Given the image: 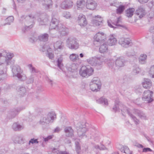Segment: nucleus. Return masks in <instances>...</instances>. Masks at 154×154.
<instances>
[{"label": "nucleus", "mask_w": 154, "mask_h": 154, "mask_svg": "<svg viewBox=\"0 0 154 154\" xmlns=\"http://www.w3.org/2000/svg\"><path fill=\"white\" fill-rule=\"evenodd\" d=\"M112 109L113 111L116 112H119L121 110L122 112V114L124 115L123 112H127V114L131 117L136 125L138 124L139 123V121L131 113L129 110L126 106H124L122 103H120L119 100H116L115 101V105Z\"/></svg>", "instance_id": "f257e3e1"}, {"label": "nucleus", "mask_w": 154, "mask_h": 154, "mask_svg": "<svg viewBox=\"0 0 154 154\" xmlns=\"http://www.w3.org/2000/svg\"><path fill=\"white\" fill-rule=\"evenodd\" d=\"M56 119V115L55 113L53 112H50L47 115L42 117L39 123L42 125H45L50 123H53Z\"/></svg>", "instance_id": "f03ea898"}, {"label": "nucleus", "mask_w": 154, "mask_h": 154, "mask_svg": "<svg viewBox=\"0 0 154 154\" xmlns=\"http://www.w3.org/2000/svg\"><path fill=\"white\" fill-rule=\"evenodd\" d=\"M11 67L13 76L17 77L22 81H25L26 79V77L25 74L22 75L23 71L18 65H11Z\"/></svg>", "instance_id": "7ed1b4c3"}, {"label": "nucleus", "mask_w": 154, "mask_h": 154, "mask_svg": "<svg viewBox=\"0 0 154 154\" xmlns=\"http://www.w3.org/2000/svg\"><path fill=\"white\" fill-rule=\"evenodd\" d=\"M67 46L71 49H77L79 47V44L77 39L72 36H69L66 40Z\"/></svg>", "instance_id": "20e7f679"}, {"label": "nucleus", "mask_w": 154, "mask_h": 154, "mask_svg": "<svg viewBox=\"0 0 154 154\" xmlns=\"http://www.w3.org/2000/svg\"><path fill=\"white\" fill-rule=\"evenodd\" d=\"M94 69L89 66H82L80 69L79 74L83 77L88 78L93 75Z\"/></svg>", "instance_id": "39448f33"}, {"label": "nucleus", "mask_w": 154, "mask_h": 154, "mask_svg": "<svg viewBox=\"0 0 154 154\" xmlns=\"http://www.w3.org/2000/svg\"><path fill=\"white\" fill-rule=\"evenodd\" d=\"M35 17L34 16L30 14L26 17L24 16H22L20 18V21L25 20L24 23L25 28L26 29L28 28H31L33 27V24L34 20Z\"/></svg>", "instance_id": "423d86ee"}, {"label": "nucleus", "mask_w": 154, "mask_h": 154, "mask_svg": "<svg viewBox=\"0 0 154 154\" xmlns=\"http://www.w3.org/2000/svg\"><path fill=\"white\" fill-rule=\"evenodd\" d=\"M101 84L99 79L97 77H94L91 80L90 86L91 89L95 92L99 91L101 88Z\"/></svg>", "instance_id": "0eeeda50"}, {"label": "nucleus", "mask_w": 154, "mask_h": 154, "mask_svg": "<svg viewBox=\"0 0 154 154\" xmlns=\"http://www.w3.org/2000/svg\"><path fill=\"white\" fill-rule=\"evenodd\" d=\"M87 60L91 65L96 66L101 65L104 61V60L102 57H94L89 58Z\"/></svg>", "instance_id": "6e6552de"}, {"label": "nucleus", "mask_w": 154, "mask_h": 154, "mask_svg": "<svg viewBox=\"0 0 154 154\" xmlns=\"http://www.w3.org/2000/svg\"><path fill=\"white\" fill-rule=\"evenodd\" d=\"M78 135L81 138L85 136L87 131L86 125L84 123H79L76 127Z\"/></svg>", "instance_id": "1a4fd4ad"}, {"label": "nucleus", "mask_w": 154, "mask_h": 154, "mask_svg": "<svg viewBox=\"0 0 154 154\" xmlns=\"http://www.w3.org/2000/svg\"><path fill=\"white\" fill-rule=\"evenodd\" d=\"M154 94L149 90L145 91L144 92L143 97V100L147 103H150L153 100Z\"/></svg>", "instance_id": "9d476101"}, {"label": "nucleus", "mask_w": 154, "mask_h": 154, "mask_svg": "<svg viewBox=\"0 0 154 154\" xmlns=\"http://www.w3.org/2000/svg\"><path fill=\"white\" fill-rule=\"evenodd\" d=\"M119 43L122 46L125 48H128L132 45L131 40L128 38H120L119 40Z\"/></svg>", "instance_id": "9b49d317"}, {"label": "nucleus", "mask_w": 154, "mask_h": 154, "mask_svg": "<svg viewBox=\"0 0 154 154\" xmlns=\"http://www.w3.org/2000/svg\"><path fill=\"white\" fill-rule=\"evenodd\" d=\"M57 28L56 29L58 31L60 35L63 36L68 34L69 33V29L61 24H60Z\"/></svg>", "instance_id": "f8f14e48"}, {"label": "nucleus", "mask_w": 154, "mask_h": 154, "mask_svg": "<svg viewBox=\"0 0 154 154\" xmlns=\"http://www.w3.org/2000/svg\"><path fill=\"white\" fill-rule=\"evenodd\" d=\"M24 109V107H20L12 110L8 116V118L11 119L14 118L21 110Z\"/></svg>", "instance_id": "ddd939ff"}, {"label": "nucleus", "mask_w": 154, "mask_h": 154, "mask_svg": "<svg viewBox=\"0 0 154 154\" xmlns=\"http://www.w3.org/2000/svg\"><path fill=\"white\" fill-rule=\"evenodd\" d=\"M73 2L71 0H65L60 5V7L64 9H68L71 8L73 6Z\"/></svg>", "instance_id": "4468645a"}, {"label": "nucleus", "mask_w": 154, "mask_h": 154, "mask_svg": "<svg viewBox=\"0 0 154 154\" xmlns=\"http://www.w3.org/2000/svg\"><path fill=\"white\" fill-rule=\"evenodd\" d=\"M94 38L95 41L100 42L106 39V35L103 32H99L94 36Z\"/></svg>", "instance_id": "2eb2a0df"}, {"label": "nucleus", "mask_w": 154, "mask_h": 154, "mask_svg": "<svg viewBox=\"0 0 154 154\" xmlns=\"http://www.w3.org/2000/svg\"><path fill=\"white\" fill-rule=\"evenodd\" d=\"M59 23V20L58 19L54 17H52L49 29H56L58 28L57 27L59 26V25L60 24Z\"/></svg>", "instance_id": "dca6fc26"}, {"label": "nucleus", "mask_w": 154, "mask_h": 154, "mask_svg": "<svg viewBox=\"0 0 154 154\" xmlns=\"http://www.w3.org/2000/svg\"><path fill=\"white\" fill-rule=\"evenodd\" d=\"M13 54L10 53H7L6 52V63L7 65L14 64L15 60H11L12 58L14 57Z\"/></svg>", "instance_id": "f3484780"}, {"label": "nucleus", "mask_w": 154, "mask_h": 154, "mask_svg": "<svg viewBox=\"0 0 154 154\" xmlns=\"http://www.w3.org/2000/svg\"><path fill=\"white\" fill-rule=\"evenodd\" d=\"M52 2L51 0H42L41 4L43 6V8L45 10H48L51 8L52 6Z\"/></svg>", "instance_id": "a211bd4d"}, {"label": "nucleus", "mask_w": 154, "mask_h": 154, "mask_svg": "<svg viewBox=\"0 0 154 154\" xmlns=\"http://www.w3.org/2000/svg\"><path fill=\"white\" fill-rule=\"evenodd\" d=\"M78 21L79 24L81 26H85L87 24L85 16L82 14L79 15Z\"/></svg>", "instance_id": "6ab92c4d"}, {"label": "nucleus", "mask_w": 154, "mask_h": 154, "mask_svg": "<svg viewBox=\"0 0 154 154\" xmlns=\"http://www.w3.org/2000/svg\"><path fill=\"white\" fill-rule=\"evenodd\" d=\"M86 6L87 8L93 10L95 9L97 6V4L93 0H87Z\"/></svg>", "instance_id": "aec40b11"}, {"label": "nucleus", "mask_w": 154, "mask_h": 154, "mask_svg": "<svg viewBox=\"0 0 154 154\" xmlns=\"http://www.w3.org/2000/svg\"><path fill=\"white\" fill-rule=\"evenodd\" d=\"M48 16L45 14L40 15V17L38 19V21L41 25H46L48 21Z\"/></svg>", "instance_id": "412c9836"}, {"label": "nucleus", "mask_w": 154, "mask_h": 154, "mask_svg": "<svg viewBox=\"0 0 154 154\" xmlns=\"http://www.w3.org/2000/svg\"><path fill=\"white\" fill-rule=\"evenodd\" d=\"M135 13L140 18L143 17L146 14L145 10L141 6L138 7L137 9L135 11Z\"/></svg>", "instance_id": "4be33fe9"}, {"label": "nucleus", "mask_w": 154, "mask_h": 154, "mask_svg": "<svg viewBox=\"0 0 154 154\" xmlns=\"http://www.w3.org/2000/svg\"><path fill=\"white\" fill-rule=\"evenodd\" d=\"M125 59L122 57H120L118 58L115 62L116 65L118 67H123L125 65Z\"/></svg>", "instance_id": "5701e85b"}, {"label": "nucleus", "mask_w": 154, "mask_h": 154, "mask_svg": "<svg viewBox=\"0 0 154 154\" xmlns=\"http://www.w3.org/2000/svg\"><path fill=\"white\" fill-rule=\"evenodd\" d=\"M99 51L101 53H104L108 52V46L106 42H104L102 44L100 45Z\"/></svg>", "instance_id": "b1692460"}, {"label": "nucleus", "mask_w": 154, "mask_h": 154, "mask_svg": "<svg viewBox=\"0 0 154 154\" xmlns=\"http://www.w3.org/2000/svg\"><path fill=\"white\" fill-rule=\"evenodd\" d=\"M64 131L66 136L68 137H72L74 135V131L71 127H67L65 128Z\"/></svg>", "instance_id": "393cba45"}, {"label": "nucleus", "mask_w": 154, "mask_h": 154, "mask_svg": "<svg viewBox=\"0 0 154 154\" xmlns=\"http://www.w3.org/2000/svg\"><path fill=\"white\" fill-rule=\"evenodd\" d=\"M102 21V18L99 16H97L93 20L92 23L94 26H99L101 24Z\"/></svg>", "instance_id": "a878e982"}, {"label": "nucleus", "mask_w": 154, "mask_h": 154, "mask_svg": "<svg viewBox=\"0 0 154 154\" xmlns=\"http://www.w3.org/2000/svg\"><path fill=\"white\" fill-rule=\"evenodd\" d=\"M6 54L5 51H0V65L6 63Z\"/></svg>", "instance_id": "bb28decb"}, {"label": "nucleus", "mask_w": 154, "mask_h": 154, "mask_svg": "<svg viewBox=\"0 0 154 154\" xmlns=\"http://www.w3.org/2000/svg\"><path fill=\"white\" fill-rule=\"evenodd\" d=\"M12 128L15 131H19L23 129L24 126L22 125H20L17 122H15L13 124Z\"/></svg>", "instance_id": "cd10ccee"}, {"label": "nucleus", "mask_w": 154, "mask_h": 154, "mask_svg": "<svg viewBox=\"0 0 154 154\" xmlns=\"http://www.w3.org/2000/svg\"><path fill=\"white\" fill-rule=\"evenodd\" d=\"M116 38L113 35H111L109 36L108 42L109 45L112 46L115 45L117 43Z\"/></svg>", "instance_id": "c85d7f7f"}, {"label": "nucleus", "mask_w": 154, "mask_h": 154, "mask_svg": "<svg viewBox=\"0 0 154 154\" xmlns=\"http://www.w3.org/2000/svg\"><path fill=\"white\" fill-rule=\"evenodd\" d=\"M152 83L149 79H145L143 82L142 85L143 88H149L152 86Z\"/></svg>", "instance_id": "c756f323"}, {"label": "nucleus", "mask_w": 154, "mask_h": 154, "mask_svg": "<svg viewBox=\"0 0 154 154\" xmlns=\"http://www.w3.org/2000/svg\"><path fill=\"white\" fill-rule=\"evenodd\" d=\"M133 112L134 114H137L142 119H145L146 118L145 114L142 111L138 109H134Z\"/></svg>", "instance_id": "7c9ffc66"}, {"label": "nucleus", "mask_w": 154, "mask_h": 154, "mask_svg": "<svg viewBox=\"0 0 154 154\" xmlns=\"http://www.w3.org/2000/svg\"><path fill=\"white\" fill-rule=\"evenodd\" d=\"M147 58V55L146 54H141L139 58V63L141 64H145L146 62Z\"/></svg>", "instance_id": "2f4dec72"}, {"label": "nucleus", "mask_w": 154, "mask_h": 154, "mask_svg": "<svg viewBox=\"0 0 154 154\" xmlns=\"http://www.w3.org/2000/svg\"><path fill=\"white\" fill-rule=\"evenodd\" d=\"M49 35L47 33H44L40 35L38 37V39L43 42H46L48 40Z\"/></svg>", "instance_id": "473e14b6"}, {"label": "nucleus", "mask_w": 154, "mask_h": 154, "mask_svg": "<svg viewBox=\"0 0 154 154\" xmlns=\"http://www.w3.org/2000/svg\"><path fill=\"white\" fill-rule=\"evenodd\" d=\"M18 94L21 96H23L26 92V90L24 87L19 86L17 88Z\"/></svg>", "instance_id": "72a5a7b5"}, {"label": "nucleus", "mask_w": 154, "mask_h": 154, "mask_svg": "<svg viewBox=\"0 0 154 154\" xmlns=\"http://www.w3.org/2000/svg\"><path fill=\"white\" fill-rule=\"evenodd\" d=\"M63 58L62 56L60 55L57 59V60L56 62L57 66L61 69H62V68L63 66Z\"/></svg>", "instance_id": "f704fd0d"}, {"label": "nucleus", "mask_w": 154, "mask_h": 154, "mask_svg": "<svg viewBox=\"0 0 154 154\" xmlns=\"http://www.w3.org/2000/svg\"><path fill=\"white\" fill-rule=\"evenodd\" d=\"M134 145L139 148H142L143 149V151L142 152H152V150L150 148H143V146L141 144L138 143H136L135 144H134Z\"/></svg>", "instance_id": "c9c22d12"}, {"label": "nucleus", "mask_w": 154, "mask_h": 154, "mask_svg": "<svg viewBox=\"0 0 154 154\" xmlns=\"http://www.w3.org/2000/svg\"><path fill=\"white\" fill-rule=\"evenodd\" d=\"M54 47L56 49H61L63 46V43L61 41H58L56 42L54 44Z\"/></svg>", "instance_id": "e433bc0d"}, {"label": "nucleus", "mask_w": 154, "mask_h": 154, "mask_svg": "<svg viewBox=\"0 0 154 154\" xmlns=\"http://www.w3.org/2000/svg\"><path fill=\"white\" fill-rule=\"evenodd\" d=\"M135 10L133 8H130L126 11V15L128 17H131L133 15Z\"/></svg>", "instance_id": "4c0bfd02"}, {"label": "nucleus", "mask_w": 154, "mask_h": 154, "mask_svg": "<svg viewBox=\"0 0 154 154\" xmlns=\"http://www.w3.org/2000/svg\"><path fill=\"white\" fill-rule=\"evenodd\" d=\"M69 58L71 61L75 62L79 59V56L77 54H72L70 55Z\"/></svg>", "instance_id": "58836bf2"}, {"label": "nucleus", "mask_w": 154, "mask_h": 154, "mask_svg": "<svg viewBox=\"0 0 154 154\" xmlns=\"http://www.w3.org/2000/svg\"><path fill=\"white\" fill-rule=\"evenodd\" d=\"M85 4V2L84 0H78L77 2V6L79 9L84 7Z\"/></svg>", "instance_id": "ea45409f"}, {"label": "nucleus", "mask_w": 154, "mask_h": 154, "mask_svg": "<svg viewBox=\"0 0 154 154\" xmlns=\"http://www.w3.org/2000/svg\"><path fill=\"white\" fill-rule=\"evenodd\" d=\"M96 101L97 103L100 104L104 103L105 105H107L108 100L107 99L103 97H101L100 98L97 100Z\"/></svg>", "instance_id": "a19ab883"}, {"label": "nucleus", "mask_w": 154, "mask_h": 154, "mask_svg": "<svg viewBox=\"0 0 154 154\" xmlns=\"http://www.w3.org/2000/svg\"><path fill=\"white\" fill-rule=\"evenodd\" d=\"M125 5H120L116 9V12L117 14H121L125 8Z\"/></svg>", "instance_id": "79ce46f5"}, {"label": "nucleus", "mask_w": 154, "mask_h": 154, "mask_svg": "<svg viewBox=\"0 0 154 154\" xmlns=\"http://www.w3.org/2000/svg\"><path fill=\"white\" fill-rule=\"evenodd\" d=\"M120 147L121 149H120V150L122 152H123L126 154H130V153H131L129 149L127 146H120Z\"/></svg>", "instance_id": "37998d69"}, {"label": "nucleus", "mask_w": 154, "mask_h": 154, "mask_svg": "<svg viewBox=\"0 0 154 154\" xmlns=\"http://www.w3.org/2000/svg\"><path fill=\"white\" fill-rule=\"evenodd\" d=\"M67 75L69 77H76L78 75L77 71H72L68 72Z\"/></svg>", "instance_id": "c03bdc74"}, {"label": "nucleus", "mask_w": 154, "mask_h": 154, "mask_svg": "<svg viewBox=\"0 0 154 154\" xmlns=\"http://www.w3.org/2000/svg\"><path fill=\"white\" fill-rule=\"evenodd\" d=\"M149 7L150 9V11H149V14L147 15L148 17L150 19H154V9L152 7V8Z\"/></svg>", "instance_id": "a18cd8bd"}, {"label": "nucleus", "mask_w": 154, "mask_h": 154, "mask_svg": "<svg viewBox=\"0 0 154 154\" xmlns=\"http://www.w3.org/2000/svg\"><path fill=\"white\" fill-rule=\"evenodd\" d=\"M77 66L75 64L73 63L68 68V71H77Z\"/></svg>", "instance_id": "49530a36"}, {"label": "nucleus", "mask_w": 154, "mask_h": 154, "mask_svg": "<svg viewBox=\"0 0 154 154\" xmlns=\"http://www.w3.org/2000/svg\"><path fill=\"white\" fill-rule=\"evenodd\" d=\"M52 153H54V154H70L68 152L66 151H59L58 149H55L53 150Z\"/></svg>", "instance_id": "de8ad7c7"}, {"label": "nucleus", "mask_w": 154, "mask_h": 154, "mask_svg": "<svg viewBox=\"0 0 154 154\" xmlns=\"http://www.w3.org/2000/svg\"><path fill=\"white\" fill-rule=\"evenodd\" d=\"M149 74L152 78H154V65L152 66L149 71Z\"/></svg>", "instance_id": "09e8293b"}, {"label": "nucleus", "mask_w": 154, "mask_h": 154, "mask_svg": "<svg viewBox=\"0 0 154 154\" xmlns=\"http://www.w3.org/2000/svg\"><path fill=\"white\" fill-rule=\"evenodd\" d=\"M14 20V18L13 16H11L8 17L6 19V21L8 22L5 24L4 25H5L6 24L10 25L11 23L13 22Z\"/></svg>", "instance_id": "8fccbe9b"}, {"label": "nucleus", "mask_w": 154, "mask_h": 154, "mask_svg": "<svg viewBox=\"0 0 154 154\" xmlns=\"http://www.w3.org/2000/svg\"><path fill=\"white\" fill-rule=\"evenodd\" d=\"M15 143H23L24 142L23 138L20 136H17L16 138Z\"/></svg>", "instance_id": "3c124183"}, {"label": "nucleus", "mask_w": 154, "mask_h": 154, "mask_svg": "<svg viewBox=\"0 0 154 154\" xmlns=\"http://www.w3.org/2000/svg\"><path fill=\"white\" fill-rule=\"evenodd\" d=\"M28 66L32 73H34L38 72V71L34 67H33L32 64H29L28 65Z\"/></svg>", "instance_id": "603ef678"}, {"label": "nucleus", "mask_w": 154, "mask_h": 154, "mask_svg": "<svg viewBox=\"0 0 154 154\" xmlns=\"http://www.w3.org/2000/svg\"><path fill=\"white\" fill-rule=\"evenodd\" d=\"M105 62L107 63L109 67H112L114 65V61L113 60L106 59L105 60Z\"/></svg>", "instance_id": "864d4df0"}, {"label": "nucleus", "mask_w": 154, "mask_h": 154, "mask_svg": "<svg viewBox=\"0 0 154 154\" xmlns=\"http://www.w3.org/2000/svg\"><path fill=\"white\" fill-rule=\"evenodd\" d=\"M63 16L67 19L70 18L71 17V15L70 13L67 11H65L63 12Z\"/></svg>", "instance_id": "5fc2aeb1"}, {"label": "nucleus", "mask_w": 154, "mask_h": 154, "mask_svg": "<svg viewBox=\"0 0 154 154\" xmlns=\"http://www.w3.org/2000/svg\"><path fill=\"white\" fill-rule=\"evenodd\" d=\"M34 81V76L33 75H31L28 78L27 82L28 84L32 83Z\"/></svg>", "instance_id": "6e6d98bb"}, {"label": "nucleus", "mask_w": 154, "mask_h": 154, "mask_svg": "<svg viewBox=\"0 0 154 154\" xmlns=\"http://www.w3.org/2000/svg\"><path fill=\"white\" fill-rule=\"evenodd\" d=\"M140 69L138 67H134L133 69V73L134 75H136L139 73L140 72Z\"/></svg>", "instance_id": "4d7b16f0"}, {"label": "nucleus", "mask_w": 154, "mask_h": 154, "mask_svg": "<svg viewBox=\"0 0 154 154\" xmlns=\"http://www.w3.org/2000/svg\"><path fill=\"white\" fill-rule=\"evenodd\" d=\"M75 149L77 152V153H79L80 152V147L79 145V143L78 142H75Z\"/></svg>", "instance_id": "13d9d810"}, {"label": "nucleus", "mask_w": 154, "mask_h": 154, "mask_svg": "<svg viewBox=\"0 0 154 154\" xmlns=\"http://www.w3.org/2000/svg\"><path fill=\"white\" fill-rule=\"evenodd\" d=\"M38 143V141L37 139H35L34 138H33L31 139L29 141V144L30 145L31 144H33L34 143Z\"/></svg>", "instance_id": "bf43d9fd"}, {"label": "nucleus", "mask_w": 154, "mask_h": 154, "mask_svg": "<svg viewBox=\"0 0 154 154\" xmlns=\"http://www.w3.org/2000/svg\"><path fill=\"white\" fill-rule=\"evenodd\" d=\"M94 147L96 149H98L100 150H103L106 149V148L103 145H101L100 146L98 145H96Z\"/></svg>", "instance_id": "052dcab7"}, {"label": "nucleus", "mask_w": 154, "mask_h": 154, "mask_svg": "<svg viewBox=\"0 0 154 154\" xmlns=\"http://www.w3.org/2000/svg\"><path fill=\"white\" fill-rule=\"evenodd\" d=\"M126 55L128 57H131L134 56L135 55V53L133 51H127L126 52Z\"/></svg>", "instance_id": "680f3d73"}, {"label": "nucleus", "mask_w": 154, "mask_h": 154, "mask_svg": "<svg viewBox=\"0 0 154 154\" xmlns=\"http://www.w3.org/2000/svg\"><path fill=\"white\" fill-rule=\"evenodd\" d=\"M121 22V18L120 17H118L117 20L115 22V23H113V24L115 25L116 26H121V25L119 24V23Z\"/></svg>", "instance_id": "e2e57ef3"}, {"label": "nucleus", "mask_w": 154, "mask_h": 154, "mask_svg": "<svg viewBox=\"0 0 154 154\" xmlns=\"http://www.w3.org/2000/svg\"><path fill=\"white\" fill-rule=\"evenodd\" d=\"M148 6L150 8L152 7L153 9H154V0H152L150 2H149L148 4Z\"/></svg>", "instance_id": "0e129e2a"}, {"label": "nucleus", "mask_w": 154, "mask_h": 154, "mask_svg": "<svg viewBox=\"0 0 154 154\" xmlns=\"http://www.w3.org/2000/svg\"><path fill=\"white\" fill-rule=\"evenodd\" d=\"M48 57L51 59H53L54 57V54L53 53L51 52L48 53Z\"/></svg>", "instance_id": "69168bd1"}, {"label": "nucleus", "mask_w": 154, "mask_h": 154, "mask_svg": "<svg viewBox=\"0 0 154 154\" xmlns=\"http://www.w3.org/2000/svg\"><path fill=\"white\" fill-rule=\"evenodd\" d=\"M37 37H32L29 39V41L31 42H33L37 40Z\"/></svg>", "instance_id": "338daca9"}, {"label": "nucleus", "mask_w": 154, "mask_h": 154, "mask_svg": "<svg viewBox=\"0 0 154 154\" xmlns=\"http://www.w3.org/2000/svg\"><path fill=\"white\" fill-rule=\"evenodd\" d=\"M61 129L59 127H56L54 130V132L55 133H58L60 131Z\"/></svg>", "instance_id": "774afa93"}]
</instances>
